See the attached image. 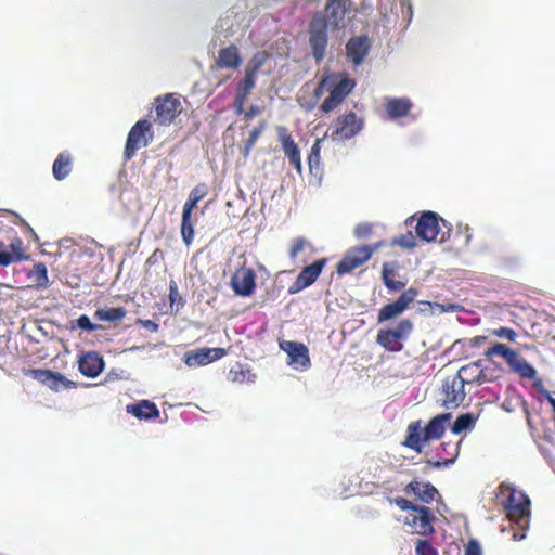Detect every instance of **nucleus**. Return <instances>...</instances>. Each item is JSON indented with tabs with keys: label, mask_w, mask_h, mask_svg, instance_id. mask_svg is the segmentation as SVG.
<instances>
[{
	"label": "nucleus",
	"mask_w": 555,
	"mask_h": 555,
	"mask_svg": "<svg viewBox=\"0 0 555 555\" xmlns=\"http://www.w3.org/2000/svg\"><path fill=\"white\" fill-rule=\"evenodd\" d=\"M451 418V413L438 414L424 428L422 427V421L411 422L408 425L405 439L402 444L417 453H422L427 442L442 438Z\"/></svg>",
	"instance_id": "1"
},
{
	"label": "nucleus",
	"mask_w": 555,
	"mask_h": 555,
	"mask_svg": "<svg viewBox=\"0 0 555 555\" xmlns=\"http://www.w3.org/2000/svg\"><path fill=\"white\" fill-rule=\"evenodd\" d=\"M500 490L501 494L507 492V498L503 503L506 516L520 531L514 532L513 538L514 540H521L530 525V499L525 492L511 486L501 485Z\"/></svg>",
	"instance_id": "2"
},
{
	"label": "nucleus",
	"mask_w": 555,
	"mask_h": 555,
	"mask_svg": "<svg viewBox=\"0 0 555 555\" xmlns=\"http://www.w3.org/2000/svg\"><path fill=\"white\" fill-rule=\"evenodd\" d=\"M328 96L323 101L320 111L327 114L337 108L356 87V81L346 73H328Z\"/></svg>",
	"instance_id": "3"
},
{
	"label": "nucleus",
	"mask_w": 555,
	"mask_h": 555,
	"mask_svg": "<svg viewBox=\"0 0 555 555\" xmlns=\"http://www.w3.org/2000/svg\"><path fill=\"white\" fill-rule=\"evenodd\" d=\"M413 330V323L409 319L401 320L395 328L379 330L376 343L390 352H399L403 349V341L408 339Z\"/></svg>",
	"instance_id": "4"
},
{
	"label": "nucleus",
	"mask_w": 555,
	"mask_h": 555,
	"mask_svg": "<svg viewBox=\"0 0 555 555\" xmlns=\"http://www.w3.org/2000/svg\"><path fill=\"white\" fill-rule=\"evenodd\" d=\"M270 56V53L266 50L257 51L253 54L245 65L244 77L237 82L235 95L248 98L256 86L258 73L269 61Z\"/></svg>",
	"instance_id": "5"
},
{
	"label": "nucleus",
	"mask_w": 555,
	"mask_h": 555,
	"mask_svg": "<svg viewBox=\"0 0 555 555\" xmlns=\"http://www.w3.org/2000/svg\"><path fill=\"white\" fill-rule=\"evenodd\" d=\"M327 21L322 12H317L309 24V44L317 63L323 61L327 42Z\"/></svg>",
	"instance_id": "6"
},
{
	"label": "nucleus",
	"mask_w": 555,
	"mask_h": 555,
	"mask_svg": "<svg viewBox=\"0 0 555 555\" xmlns=\"http://www.w3.org/2000/svg\"><path fill=\"white\" fill-rule=\"evenodd\" d=\"M154 139L152 124L147 119L138 120L130 129L125 150L124 157L130 160L138 150L147 146Z\"/></svg>",
	"instance_id": "7"
},
{
	"label": "nucleus",
	"mask_w": 555,
	"mask_h": 555,
	"mask_svg": "<svg viewBox=\"0 0 555 555\" xmlns=\"http://www.w3.org/2000/svg\"><path fill=\"white\" fill-rule=\"evenodd\" d=\"M364 128L363 118L350 111L339 115L332 125L331 139L336 142H345L357 137Z\"/></svg>",
	"instance_id": "8"
},
{
	"label": "nucleus",
	"mask_w": 555,
	"mask_h": 555,
	"mask_svg": "<svg viewBox=\"0 0 555 555\" xmlns=\"http://www.w3.org/2000/svg\"><path fill=\"white\" fill-rule=\"evenodd\" d=\"M155 118L154 121L160 126H169L181 113V102L172 93L159 95L154 102Z\"/></svg>",
	"instance_id": "9"
},
{
	"label": "nucleus",
	"mask_w": 555,
	"mask_h": 555,
	"mask_svg": "<svg viewBox=\"0 0 555 555\" xmlns=\"http://www.w3.org/2000/svg\"><path fill=\"white\" fill-rule=\"evenodd\" d=\"M435 515L429 507L418 505L412 513H408L404 524L411 528V532L418 535H431L434 528Z\"/></svg>",
	"instance_id": "10"
},
{
	"label": "nucleus",
	"mask_w": 555,
	"mask_h": 555,
	"mask_svg": "<svg viewBox=\"0 0 555 555\" xmlns=\"http://www.w3.org/2000/svg\"><path fill=\"white\" fill-rule=\"evenodd\" d=\"M382 246L377 243L374 246L363 245L353 247L347 251L343 259L338 262L336 271L339 275L350 273L354 269L365 263L373 255V253Z\"/></svg>",
	"instance_id": "11"
},
{
	"label": "nucleus",
	"mask_w": 555,
	"mask_h": 555,
	"mask_svg": "<svg viewBox=\"0 0 555 555\" xmlns=\"http://www.w3.org/2000/svg\"><path fill=\"white\" fill-rule=\"evenodd\" d=\"M465 384L456 376H449L443 380L440 390V402L446 409H456L460 406L465 397Z\"/></svg>",
	"instance_id": "12"
},
{
	"label": "nucleus",
	"mask_w": 555,
	"mask_h": 555,
	"mask_svg": "<svg viewBox=\"0 0 555 555\" xmlns=\"http://www.w3.org/2000/svg\"><path fill=\"white\" fill-rule=\"evenodd\" d=\"M24 374L46 385L53 391L74 388V382L67 379L63 374L44 369L24 370Z\"/></svg>",
	"instance_id": "13"
},
{
	"label": "nucleus",
	"mask_w": 555,
	"mask_h": 555,
	"mask_svg": "<svg viewBox=\"0 0 555 555\" xmlns=\"http://www.w3.org/2000/svg\"><path fill=\"white\" fill-rule=\"evenodd\" d=\"M417 294L414 287L405 289L396 301L385 305L379 310L377 322L383 323L400 315L415 300Z\"/></svg>",
	"instance_id": "14"
},
{
	"label": "nucleus",
	"mask_w": 555,
	"mask_h": 555,
	"mask_svg": "<svg viewBox=\"0 0 555 555\" xmlns=\"http://www.w3.org/2000/svg\"><path fill=\"white\" fill-rule=\"evenodd\" d=\"M230 286L237 296H251L256 289L255 271L247 267L237 268L231 276Z\"/></svg>",
	"instance_id": "15"
},
{
	"label": "nucleus",
	"mask_w": 555,
	"mask_h": 555,
	"mask_svg": "<svg viewBox=\"0 0 555 555\" xmlns=\"http://www.w3.org/2000/svg\"><path fill=\"white\" fill-rule=\"evenodd\" d=\"M440 222L446 225V221L440 218L437 212L424 211L420 216L415 227L417 237L425 242L436 241L441 231L439 227Z\"/></svg>",
	"instance_id": "16"
},
{
	"label": "nucleus",
	"mask_w": 555,
	"mask_h": 555,
	"mask_svg": "<svg viewBox=\"0 0 555 555\" xmlns=\"http://www.w3.org/2000/svg\"><path fill=\"white\" fill-rule=\"evenodd\" d=\"M280 348L287 353L288 365L297 370H308L311 365L308 347L299 341L283 340Z\"/></svg>",
	"instance_id": "17"
},
{
	"label": "nucleus",
	"mask_w": 555,
	"mask_h": 555,
	"mask_svg": "<svg viewBox=\"0 0 555 555\" xmlns=\"http://www.w3.org/2000/svg\"><path fill=\"white\" fill-rule=\"evenodd\" d=\"M326 258H321L312 262L310 266L305 267L299 272L296 280L289 285L288 294H297L312 285L320 276L323 268L326 264Z\"/></svg>",
	"instance_id": "18"
},
{
	"label": "nucleus",
	"mask_w": 555,
	"mask_h": 555,
	"mask_svg": "<svg viewBox=\"0 0 555 555\" xmlns=\"http://www.w3.org/2000/svg\"><path fill=\"white\" fill-rule=\"evenodd\" d=\"M275 130L281 147L288 158L289 164L300 173L302 171L300 150L294 141L292 133L285 126H278Z\"/></svg>",
	"instance_id": "19"
},
{
	"label": "nucleus",
	"mask_w": 555,
	"mask_h": 555,
	"mask_svg": "<svg viewBox=\"0 0 555 555\" xmlns=\"http://www.w3.org/2000/svg\"><path fill=\"white\" fill-rule=\"evenodd\" d=\"M225 354L227 350L224 348L203 347L185 352L183 361L190 367L204 366L221 359Z\"/></svg>",
	"instance_id": "20"
},
{
	"label": "nucleus",
	"mask_w": 555,
	"mask_h": 555,
	"mask_svg": "<svg viewBox=\"0 0 555 555\" xmlns=\"http://www.w3.org/2000/svg\"><path fill=\"white\" fill-rule=\"evenodd\" d=\"M371 49L370 40L366 36H353L346 43V56L354 66L363 63Z\"/></svg>",
	"instance_id": "21"
},
{
	"label": "nucleus",
	"mask_w": 555,
	"mask_h": 555,
	"mask_svg": "<svg viewBox=\"0 0 555 555\" xmlns=\"http://www.w3.org/2000/svg\"><path fill=\"white\" fill-rule=\"evenodd\" d=\"M349 5L350 0H328L323 13L327 21V26L331 25L333 29L343 27Z\"/></svg>",
	"instance_id": "22"
},
{
	"label": "nucleus",
	"mask_w": 555,
	"mask_h": 555,
	"mask_svg": "<svg viewBox=\"0 0 555 555\" xmlns=\"http://www.w3.org/2000/svg\"><path fill=\"white\" fill-rule=\"evenodd\" d=\"M243 59L240 49L235 44L222 48L218 52L215 61V67L218 69H237L241 67Z\"/></svg>",
	"instance_id": "23"
},
{
	"label": "nucleus",
	"mask_w": 555,
	"mask_h": 555,
	"mask_svg": "<svg viewBox=\"0 0 555 555\" xmlns=\"http://www.w3.org/2000/svg\"><path fill=\"white\" fill-rule=\"evenodd\" d=\"M104 360L96 351L83 353L78 361L79 372L87 377H96L104 370Z\"/></svg>",
	"instance_id": "24"
},
{
	"label": "nucleus",
	"mask_w": 555,
	"mask_h": 555,
	"mask_svg": "<svg viewBox=\"0 0 555 555\" xmlns=\"http://www.w3.org/2000/svg\"><path fill=\"white\" fill-rule=\"evenodd\" d=\"M455 375L464 384H483L489 380L482 369L481 360L474 361L462 366Z\"/></svg>",
	"instance_id": "25"
},
{
	"label": "nucleus",
	"mask_w": 555,
	"mask_h": 555,
	"mask_svg": "<svg viewBox=\"0 0 555 555\" xmlns=\"http://www.w3.org/2000/svg\"><path fill=\"white\" fill-rule=\"evenodd\" d=\"M126 411L138 420L144 421L158 418L160 414L157 405L150 400H141L138 403L128 404Z\"/></svg>",
	"instance_id": "26"
},
{
	"label": "nucleus",
	"mask_w": 555,
	"mask_h": 555,
	"mask_svg": "<svg viewBox=\"0 0 555 555\" xmlns=\"http://www.w3.org/2000/svg\"><path fill=\"white\" fill-rule=\"evenodd\" d=\"M403 491L406 494L414 493L420 501L426 504L431 503L438 494L437 489L431 483H423L417 480L408 483Z\"/></svg>",
	"instance_id": "27"
},
{
	"label": "nucleus",
	"mask_w": 555,
	"mask_h": 555,
	"mask_svg": "<svg viewBox=\"0 0 555 555\" xmlns=\"http://www.w3.org/2000/svg\"><path fill=\"white\" fill-rule=\"evenodd\" d=\"M73 162H74V158H73V155L70 152H68V151L61 152L56 156V158L53 163V166H52V173H53L54 179L57 181H62L66 177H68V175L73 170Z\"/></svg>",
	"instance_id": "28"
},
{
	"label": "nucleus",
	"mask_w": 555,
	"mask_h": 555,
	"mask_svg": "<svg viewBox=\"0 0 555 555\" xmlns=\"http://www.w3.org/2000/svg\"><path fill=\"white\" fill-rule=\"evenodd\" d=\"M386 112L391 119L409 115L412 108V102L405 98H393L387 101Z\"/></svg>",
	"instance_id": "29"
},
{
	"label": "nucleus",
	"mask_w": 555,
	"mask_h": 555,
	"mask_svg": "<svg viewBox=\"0 0 555 555\" xmlns=\"http://www.w3.org/2000/svg\"><path fill=\"white\" fill-rule=\"evenodd\" d=\"M27 278L38 289H46L49 286L48 270L43 262L35 263Z\"/></svg>",
	"instance_id": "30"
},
{
	"label": "nucleus",
	"mask_w": 555,
	"mask_h": 555,
	"mask_svg": "<svg viewBox=\"0 0 555 555\" xmlns=\"http://www.w3.org/2000/svg\"><path fill=\"white\" fill-rule=\"evenodd\" d=\"M441 450L448 457L440 456V460H438V461L427 460L426 463L428 466L439 468L442 465H448L450 463H453L454 460L459 455L460 446H459V443L443 442V443H441Z\"/></svg>",
	"instance_id": "31"
},
{
	"label": "nucleus",
	"mask_w": 555,
	"mask_h": 555,
	"mask_svg": "<svg viewBox=\"0 0 555 555\" xmlns=\"http://www.w3.org/2000/svg\"><path fill=\"white\" fill-rule=\"evenodd\" d=\"M126 317V309L124 307H112L105 309H98L94 312V318L99 321L117 322Z\"/></svg>",
	"instance_id": "32"
},
{
	"label": "nucleus",
	"mask_w": 555,
	"mask_h": 555,
	"mask_svg": "<svg viewBox=\"0 0 555 555\" xmlns=\"http://www.w3.org/2000/svg\"><path fill=\"white\" fill-rule=\"evenodd\" d=\"M208 194V186L206 183H198L192 189L186 202L184 203L183 210L192 211L197 203Z\"/></svg>",
	"instance_id": "33"
},
{
	"label": "nucleus",
	"mask_w": 555,
	"mask_h": 555,
	"mask_svg": "<svg viewBox=\"0 0 555 555\" xmlns=\"http://www.w3.org/2000/svg\"><path fill=\"white\" fill-rule=\"evenodd\" d=\"M192 211L183 210L182 211V221H181V235L183 242L186 245H190L194 238V228L191 220Z\"/></svg>",
	"instance_id": "34"
},
{
	"label": "nucleus",
	"mask_w": 555,
	"mask_h": 555,
	"mask_svg": "<svg viewBox=\"0 0 555 555\" xmlns=\"http://www.w3.org/2000/svg\"><path fill=\"white\" fill-rule=\"evenodd\" d=\"M476 417L472 413H465L457 416L453 423L451 430L453 434H461L474 426Z\"/></svg>",
	"instance_id": "35"
},
{
	"label": "nucleus",
	"mask_w": 555,
	"mask_h": 555,
	"mask_svg": "<svg viewBox=\"0 0 555 555\" xmlns=\"http://www.w3.org/2000/svg\"><path fill=\"white\" fill-rule=\"evenodd\" d=\"M416 240L415 236L411 231H408L406 233L400 234L398 236H395L391 242L390 246H400L403 249L412 250L416 247Z\"/></svg>",
	"instance_id": "36"
},
{
	"label": "nucleus",
	"mask_w": 555,
	"mask_h": 555,
	"mask_svg": "<svg viewBox=\"0 0 555 555\" xmlns=\"http://www.w3.org/2000/svg\"><path fill=\"white\" fill-rule=\"evenodd\" d=\"M266 127H267V122L261 121L257 127H255L250 131L249 137H248L247 141L245 142V146H244V151H243L244 156H247L249 154L250 150L254 147V145L258 141L259 137L264 131Z\"/></svg>",
	"instance_id": "37"
},
{
	"label": "nucleus",
	"mask_w": 555,
	"mask_h": 555,
	"mask_svg": "<svg viewBox=\"0 0 555 555\" xmlns=\"http://www.w3.org/2000/svg\"><path fill=\"white\" fill-rule=\"evenodd\" d=\"M26 256L21 253L12 254L7 250L4 243L0 242V266L7 267L14 261H21Z\"/></svg>",
	"instance_id": "38"
},
{
	"label": "nucleus",
	"mask_w": 555,
	"mask_h": 555,
	"mask_svg": "<svg viewBox=\"0 0 555 555\" xmlns=\"http://www.w3.org/2000/svg\"><path fill=\"white\" fill-rule=\"evenodd\" d=\"M247 375H249V371L245 370L240 363L233 366L229 372V377L233 383H244L247 379Z\"/></svg>",
	"instance_id": "39"
},
{
	"label": "nucleus",
	"mask_w": 555,
	"mask_h": 555,
	"mask_svg": "<svg viewBox=\"0 0 555 555\" xmlns=\"http://www.w3.org/2000/svg\"><path fill=\"white\" fill-rule=\"evenodd\" d=\"M321 142V139H317L311 146L310 154L308 156V164L310 169L317 167L320 163Z\"/></svg>",
	"instance_id": "40"
},
{
	"label": "nucleus",
	"mask_w": 555,
	"mask_h": 555,
	"mask_svg": "<svg viewBox=\"0 0 555 555\" xmlns=\"http://www.w3.org/2000/svg\"><path fill=\"white\" fill-rule=\"evenodd\" d=\"M416 555H438V551L427 540H418L415 546Z\"/></svg>",
	"instance_id": "41"
},
{
	"label": "nucleus",
	"mask_w": 555,
	"mask_h": 555,
	"mask_svg": "<svg viewBox=\"0 0 555 555\" xmlns=\"http://www.w3.org/2000/svg\"><path fill=\"white\" fill-rule=\"evenodd\" d=\"M77 326L87 332H94L96 330L102 328L101 325L94 324L90 321L89 317L86 314L80 315L77 320Z\"/></svg>",
	"instance_id": "42"
},
{
	"label": "nucleus",
	"mask_w": 555,
	"mask_h": 555,
	"mask_svg": "<svg viewBox=\"0 0 555 555\" xmlns=\"http://www.w3.org/2000/svg\"><path fill=\"white\" fill-rule=\"evenodd\" d=\"M493 334L499 338H504L509 341H515L517 333L509 327H500L493 331Z\"/></svg>",
	"instance_id": "43"
},
{
	"label": "nucleus",
	"mask_w": 555,
	"mask_h": 555,
	"mask_svg": "<svg viewBox=\"0 0 555 555\" xmlns=\"http://www.w3.org/2000/svg\"><path fill=\"white\" fill-rule=\"evenodd\" d=\"M306 243V240L302 237L296 238L291 246L289 257L296 259L298 254L304 250Z\"/></svg>",
	"instance_id": "44"
},
{
	"label": "nucleus",
	"mask_w": 555,
	"mask_h": 555,
	"mask_svg": "<svg viewBox=\"0 0 555 555\" xmlns=\"http://www.w3.org/2000/svg\"><path fill=\"white\" fill-rule=\"evenodd\" d=\"M393 502L401 511H408L409 513H412L415 507L418 506L417 504H414L408 499L401 496L393 499Z\"/></svg>",
	"instance_id": "45"
},
{
	"label": "nucleus",
	"mask_w": 555,
	"mask_h": 555,
	"mask_svg": "<svg viewBox=\"0 0 555 555\" xmlns=\"http://www.w3.org/2000/svg\"><path fill=\"white\" fill-rule=\"evenodd\" d=\"M328 74L324 75L319 81L317 88L313 91V95L317 100L321 98L325 90L328 91Z\"/></svg>",
	"instance_id": "46"
},
{
	"label": "nucleus",
	"mask_w": 555,
	"mask_h": 555,
	"mask_svg": "<svg viewBox=\"0 0 555 555\" xmlns=\"http://www.w3.org/2000/svg\"><path fill=\"white\" fill-rule=\"evenodd\" d=\"M372 232V225L369 223H360L354 228V235L359 238L366 237Z\"/></svg>",
	"instance_id": "47"
},
{
	"label": "nucleus",
	"mask_w": 555,
	"mask_h": 555,
	"mask_svg": "<svg viewBox=\"0 0 555 555\" xmlns=\"http://www.w3.org/2000/svg\"><path fill=\"white\" fill-rule=\"evenodd\" d=\"M465 555H481V547L476 540H470L466 545Z\"/></svg>",
	"instance_id": "48"
},
{
	"label": "nucleus",
	"mask_w": 555,
	"mask_h": 555,
	"mask_svg": "<svg viewBox=\"0 0 555 555\" xmlns=\"http://www.w3.org/2000/svg\"><path fill=\"white\" fill-rule=\"evenodd\" d=\"M137 324L142 325L143 327H145L146 330H149L152 333L157 332L159 328V325L156 322H154L153 320L138 319Z\"/></svg>",
	"instance_id": "49"
},
{
	"label": "nucleus",
	"mask_w": 555,
	"mask_h": 555,
	"mask_svg": "<svg viewBox=\"0 0 555 555\" xmlns=\"http://www.w3.org/2000/svg\"><path fill=\"white\" fill-rule=\"evenodd\" d=\"M437 306L440 308L442 312H460L463 311L464 308L460 304H447V305H440L437 304Z\"/></svg>",
	"instance_id": "50"
},
{
	"label": "nucleus",
	"mask_w": 555,
	"mask_h": 555,
	"mask_svg": "<svg viewBox=\"0 0 555 555\" xmlns=\"http://www.w3.org/2000/svg\"><path fill=\"white\" fill-rule=\"evenodd\" d=\"M262 108L258 105H250L247 111L244 113L245 120H250L255 116L261 114Z\"/></svg>",
	"instance_id": "51"
},
{
	"label": "nucleus",
	"mask_w": 555,
	"mask_h": 555,
	"mask_svg": "<svg viewBox=\"0 0 555 555\" xmlns=\"http://www.w3.org/2000/svg\"><path fill=\"white\" fill-rule=\"evenodd\" d=\"M404 286H405V283H403L401 281H397L395 279H386V287L389 291H400V289L404 288Z\"/></svg>",
	"instance_id": "52"
},
{
	"label": "nucleus",
	"mask_w": 555,
	"mask_h": 555,
	"mask_svg": "<svg viewBox=\"0 0 555 555\" xmlns=\"http://www.w3.org/2000/svg\"><path fill=\"white\" fill-rule=\"evenodd\" d=\"M169 300L170 304H175L177 300H181V297L178 292V286L175 282H171L169 285Z\"/></svg>",
	"instance_id": "53"
},
{
	"label": "nucleus",
	"mask_w": 555,
	"mask_h": 555,
	"mask_svg": "<svg viewBox=\"0 0 555 555\" xmlns=\"http://www.w3.org/2000/svg\"><path fill=\"white\" fill-rule=\"evenodd\" d=\"M246 100H247V98H242L240 95L234 96V111L236 114L243 113Z\"/></svg>",
	"instance_id": "54"
},
{
	"label": "nucleus",
	"mask_w": 555,
	"mask_h": 555,
	"mask_svg": "<svg viewBox=\"0 0 555 555\" xmlns=\"http://www.w3.org/2000/svg\"><path fill=\"white\" fill-rule=\"evenodd\" d=\"M382 274H383V281H384V284L386 285V279H393L395 276V270L389 268L387 263H385L383 266V271H382Z\"/></svg>",
	"instance_id": "55"
},
{
	"label": "nucleus",
	"mask_w": 555,
	"mask_h": 555,
	"mask_svg": "<svg viewBox=\"0 0 555 555\" xmlns=\"http://www.w3.org/2000/svg\"><path fill=\"white\" fill-rule=\"evenodd\" d=\"M486 340V336H475L470 339L469 345L472 347H480Z\"/></svg>",
	"instance_id": "56"
},
{
	"label": "nucleus",
	"mask_w": 555,
	"mask_h": 555,
	"mask_svg": "<svg viewBox=\"0 0 555 555\" xmlns=\"http://www.w3.org/2000/svg\"><path fill=\"white\" fill-rule=\"evenodd\" d=\"M10 247L12 249V254H16V253L24 254L21 240H16L15 242H12Z\"/></svg>",
	"instance_id": "57"
},
{
	"label": "nucleus",
	"mask_w": 555,
	"mask_h": 555,
	"mask_svg": "<svg viewBox=\"0 0 555 555\" xmlns=\"http://www.w3.org/2000/svg\"><path fill=\"white\" fill-rule=\"evenodd\" d=\"M160 251L158 249H156L146 260V263L147 264H153L157 261V255L159 254Z\"/></svg>",
	"instance_id": "58"
},
{
	"label": "nucleus",
	"mask_w": 555,
	"mask_h": 555,
	"mask_svg": "<svg viewBox=\"0 0 555 555\" xmlns=\"http://www.w3.org/2000/svg\"><path fill=\"white\" fill-rule=\"evenodd\" d=\"M450 231H451L450 228H448L447 232H442L441 237L439 240L440 243L449 241V238H450Z\"/></svg>",
	"instance_id": "59"
},
{
	"label": "nucleus",
	"mask_w": 555,
	"mask_h": 555,
	"mask_svg": "<svg viewBox=\"0 0 555 555\" xmlns=\"http://www.w3.org/2000/svg\"><path fill=\"white\" fill-rule=\"evenodd\" d=\"M413 219H414V216H410V218L406 219L405 223L406 224H412Z\"/></svg>",
	"instance_id": "60"
}]
</instances>
